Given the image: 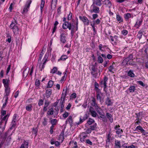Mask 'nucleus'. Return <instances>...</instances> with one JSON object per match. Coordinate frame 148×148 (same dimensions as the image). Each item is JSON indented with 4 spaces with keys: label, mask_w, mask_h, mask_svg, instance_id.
I'll return each instance as SVG.
<instances>
[{
    "label": "nucleus",
    "mask_w": 148,
    "mask_h": 148,
    "mask_svg": "<svg viewBox=\"0 0 148 148\" xmlns=\"http://www.w3.org/2000/svg\"><path fill=\"white\" fill-rule=\"evenodd\" d=\"M6 114V110H1V115H0V128L2 131L5 129V125L7 123L8 119L10 116L9 114Z\"/></svg>",
    "instance_id": "1"
},
{
    "label": "nucleus",
    "mask_w": 148,
    "mask_h": 148,
    "mask_svg": "<svg viewBox=\"0 0 148 148\" xmlns=\"http://www.w3.org/2000/svg\"><path fill=\"white\" fill-rule=\"evenodd\" d=\"M17 24L16 20L14 19L13 21H12L10 25V28L12 29L13 31L14 34H17L18 33V28L16 25Z\"/></svg>",
    "instance_id": "2"
},
{
    "label": "nucleus",
    "mask_w": 148,
    "mask_h": 148,
    "mask_svg": "<svg viewBox=\"0 0 148 148\" xmlns=\"http://www.w3.org/2000/svg\"><path fill=\"white\" fill-rule=\"evenodd\" d=\"M65 32L61 29L60 32V40L61 42L64 43L66 41V36L67 34L65 33Z\"/></svg>",
    "instance_id": "3"
},
{
    "label": "nucleus",
    "mask_w": 148,
    "mask_h": 148,
    "mask_svg": "<svg viewBox=\"0 0 148 148\" xmlns=\"http://www.w3.org/2000/svg\"><path fill=\"white\" fill-rule=\"evenodd\" d=\"M78 19H77L75 24H74L73 26H72L71 29V34L72 36H73L75 32L78 30Z\"/></svg>",
    "instance_id": "4"
},
{
    "label": "nucleus",
    "mask_w": 148,
    "mask_h": 148,
    "mask_svg": "<svg viewBox=\"0 0 148 148\" xmlns=\"http://www.w3.org/2000/svg\"><path fill=\"white\" fill-rule=\"evenodd\" d=\"M99 8L94 4H92L90 7V12L91 13H98L99 12Z\"/></svg>",
    "instance_id": "5"
},
{
    "label": "nucleus",
    "mask_w": 148,
    "mask_h": 148,
    "mask_svg": "<svg viewBox=\"0 0 148 148\" xmlns=\"http://www.w3.org/2000/svg\"><path fill=\"white\" fill-rule=\"evenodd\" d=\"M74 24L71 23H69L67 21L65 22L63 24L62 27L64 29H66L68 28L69 30L71 29L72 26H73Z\"/></svg>",
    "instance_id": "6"
},
{
    "label": "nucleus",
    "mask_w": 148,
    "mask_h": 148,
    "mask_svg": "<svg viewBox=\"0 0 148 148\" xmlns=\"http://www.w3.org/2000/svg\"><path fill=\"white\" fill-rule=\"evenodd\" d=\"M32 2V1L31 0H28L26 2L25 7L22 12V14L26 13L27 12Z\"/></svg>",
    "instance_id": "7"
},
{
    "label": "nucleus",
    "mask_w": 148,
    "mask_h": 148,
    "mask_svg": "<svg viewBox=\"0 0 148 148\" xmlns=\"http://www.w3.org/2000/svg\"><path fill=\"white\" fill-rule=\"evenodd\" d=\"M11 134H9V132H7L5 133L4 135L2 136L3 140L4 141L6 140V141L8 142L10 141L11 139Z\"/></svg>",
    "instance_id": "8"
},
{
    "label": "nucleus",
    "mask_w": 148,
    "mask_h": 148,
    "mask_svg": "<svg viewBox=\"0 0 148 148\" xmlns=\"http://www.w3.org/2000/svg\"><path fill=\"white\" fill-rule=\"evenodd\" d=\"M97 71V68L92 65L91 67V73L94 77H96L97 76L98 73Z\"/></svg>",
    "instance_id": "9"
},
{
    "label": "nucleus",
    "mask_w": 148,
    "mask_h": 148,
    "mask_svg": "<svg viewBox=\"0 0 148 148\" xmlns=\"http://www.w3.org/2000/svg\"><path fill=\"white\" fill-rule=\"evenodd\" d=\"M17 115L16 114H14L13 117V119L12 122V126L10 129H12L13 127H14L16 125V122L17 119Z\"/></svg>",
    "instance_id": "10"
},
{
    "label": "nucleus",
    "mask_w": 148,
    "mask_h": 148,
    "mask_svg": "<svg viewBox=\"0 0 148 148\" xmlns=\"http://www.w3.org/2000/svg\"><path fill=\"white\" fill-rule=\"evenodd\" d=\"M79 18L84 22L85 25H88L89 24V21L86 17L79 16Z\"/></svg>",
    "instance_id": "11"
},
{
    "label": "nucleus",
    "mask_w": 148,
    "mask_h": 148,
    "mask_svg": "<svg viewBox=\"0 0 148 148\" xmlns=\"http://www.w3.org/2000/svg\"><path fill=\"white\" fill-rule=\"evenodd\" d=\"M89 111L92 116L94 117H96L97 114L96 112L94 110V108L90 106L89 109Z\"/></svg>",
    "instance_id": "12"
},
{
    "label": "nucleus",
    "mask_w": 148,
    "mask_h": 148,
    "mask_svg": "<svg viewBox=\"0 0 148 148\" xmlns=\"http://www.w3.org/2000/svg\"><path fill=\"white\" fill-rule=\"evenodd\" d=\"M95 109L97 113L101 116H104V113H102L101 112L102 111V109L100 107L98 106L97 105L94 106Z\"/></svg>",
    "instance_id": "13"
},
{
    "label": "nucleus",
    "mask_w": 148,
    "mask_h": 148,
    "mask_svg": "<svg viewBox=\"0 0 148 148\" xmlns=\"http://www.w3.org/2000/svg\"><path fill=\"white\" fill-rule=\"evenodd\" d=\"M105 103L107 106H112L113 104V102L109 97H107L105 99Z\"/></svg>",
    "instance_id": "14"
},
{
    "label": "nucleus",
    "mask_w": 148,
    "mask_h": 148,
    "mask_svg": "<svg viewBox=\"0 0 148 148\" xmlns=\"http://www.w3.org/2000/svg\"><path fill=\"white\" fill-rule=\"evenodd\" d=\"M52 93V90L51 89L46 90L45 91L46 95L47 98L50 97Z\"/></svg>",
    "instance_id": "15"
},
{
    "label": "nucleus",
    "mask_w": 148,
    "mask_h": 148,
    "mask_svg": "<svg viewBox=\"0 0 148 148\" xmlns=\"http://www.w3.org/2000/svg\"><path fill=\"white\" fill-rule=\"evenodd\" d=\"M142 22V20H138L134 25V26L137 28H138L141 25Z\"/></svg>",
    "instance_id": "16"
},
{
    "label": "nucleus",
    "mask_w": 148,
    "mask_h": 148,
    "mask_svg": "<svg viewBox=\"0 0 148 148\" xmlns=\"http://www.w3.org/2000/svg\"><path fill=\"white\" fill-rule=\"evenodd\" d=\"M102 0H95L94 1L92 4L100 6L102 5L101 1Z\"/></svg>",
    "instance_id": "17"
},
{
    "label": "nucleus",
    "mask_w": 148,
    "mask_h": 148,
    "mask_svg": "<svg viewBox=\"0 0 148 148\" xmlns=\"http://www.w3.org/2000/svg\"><path fill=\"white\" fill-rule=\"evenodd\" d=\"M32 104H28L25 107L26 110L29 112L31 111L32 110L33 105Z\"/></svg>",
    "instance_id": "18"
},
{
    "label": "nucleus",
    "mask_w": 148,
    "mask_h": 148,
    "mask_svg": "<svg viewBox=\"0 0 148 148\" xmlns=\"http://www.w3.org/2000/svg\"><path fill=\"white\" fill-rule=\"evenodd\" d=\"M10 93V88L8 87L5 88V95H4V97H7L9 95Z\"/></svg>",
    "instance_id": "19"
},
{
    "label": "nucleus",
    "mask_w": 148,
    "mask_h": 148,
    "mask_svg": "<svg viewBox=\"0 0 148 148\" xmlns=\"http://www.w3.org/2000/svg\"><path fill=\"white\" fill-rule=\"evenodd\" d=\"M103 2L104 4L105 5H107L109 8H110L112 6L111 3L109 1V0H105Z\"/></svg>",
    "instance_id": "20"
},
{
    "label": "nucleus",
    "mask_w": 148,
    "mask_h": 148,
    "mask_svg": "<svg viewBox=\"0 0 148 148\" xmlns=\"http://www.w3.org/2000/svg\"><path fill=\"white\" fill-rule=\"evenodd\" d=\"M106 116L107 118L109 119L110 122L112 123L113 122V118L112 115L109 113H106Z\"/></svg>",
    "instance_id": "21"
},
{
    "label": "nucleus",
    "mask_w": 148,
    "mask_h": 148,
    "mask_svg": "<svg viewBox=\"0 0 148 148\" xmlns=\"http://www.w3.org/2000/svg\"><path fill=\"white\" fill-rule=\"evenodd\" d=\"M116 19L119 23L122 22L123 21V18L119 14H116Z\"/></svg>",
    "instance_id": "22"
},
{
    "label": "nucleus",
    "mask_w": 148,
    "mask_h": 148,
    "mask_svg": "<svg viewBox=\"0 0 148 148\" xmlns=\"http://www.w3.org/2000/svg\"><path fill=\"white\" fill-rule=\"evenodd\" d=\"M3 83L5 88L8 87V81L7 79H3Z\"/></svg>",
    "instance_id": "23"
},
{
    "label": "nucleus",
    "mask_w": 148,
    "mask_h": 148,
    "mask_svg": "<svg viewBox=\"0 0 148 148\" xmlns=\"http://www.w3.org/2000/svg\"><path fill=\"white\" fill-rule=\"evenodd\" d=\"M73 120L72 119V116H70L66 121V123H67V122H69V123L71 125L73 123Z\"/></svg>",
    "instance_id": "24"
},
{
    "label": "nucleus",
    "mask_w": 148,
    "mask_h": 148,
    "mask_svg": "<svg viewBox=\"0 0 148 148\" xmlns=\"http://www.w3.org/2000/svg\"><path fill=\"white\" fill-rule=\"evenodd\" d=\"M28 143L27 142L25 141L22 144L20 148H28Z\"/></svg>",
    "instance_id": "25"
},
{
    "label": "nucleus",
    "mask_w": 148,
    "mask_h": 148,
    "mask_svg": "<svg viewBox=\"0 0 148 148\" xmlns=\"http://www.w3.org/2000/svg\"><path fill=\"white\" fill-rule=\"evenodd\" d=\"M44 54V51L43 50H42L40 54L39 55V58L38 63H39V62H40L41 61V60L42 59V57Z\"/></svg>",
    "instance_id": "26"
},
{
    "label": "nucleus",
    "mask_w": 148,
    "mask_h": 148,
    "mask_svg": "<svg viewBox=\"0 0 148 148\" xmlns=\"http://www.w3.org/2000/svg\"><path fill=\"white\" fill-rule=\"evenodd\" d=\"M91 101L92 102L91 103V104L92 106L94 107L97 105V103L96 102V100L94 98H92Z\"/></svg>",
    "instance_id": "27"
},
{
    "label": "nucleus",
    "mask_w": 148,
    "mask_h": 148,
    "mask_svg": "<svg viewBox=\"0 0 148 148\" xmlns=\"http://www.w3.org/2000/svg\"><path fill=\"white\" fill-rule=\"evenodd\" d=\"M53 84V82L52 80H49L48 84L47 87V88H51L52 87Z\"/></svg>",
    "instance_id": "28"
},
{
    "label": "nucleus",
    "mask_w": 148,
    "mask_h": 148,
    "mask_svg": "<svg viewBox=\"0 0 148 148\" xmlns=\"http://www.w3.org/2000/svg\"><path fill=\"white\" fill-rule=\"evenodd\" d=\"M45 0H41L40 5V10L41 12H42V10L45 5Z\"/></svg>",
    "instance_id": "29"
},
{
    "label": "nucleus",
    "mask_w": 148,
    "mask_h": 148,
    "mask_svg": "<svg viewBox=\"0 0 148 148\" xmlns=\"http://www.w3.org/2000/svg\"><path fill=\"white\" fill-rule=\"evenodd\" d=\"M53 109L52 108H51L47 112V114L48 115H52L53 114Z\"/></svg>",
    "instance_id": "30"
},
{
    "label": "nucleus",
    "mask_w": 148,
    "mask_h": 148,
    "mask_svg": "<svg viewBox=\"0 0 148 148\" xmlns=\"http://www.w3.org/2000/svg\"><path fill=\"white\" fill-rule=\"evenodd\" d=\"M64 132L62 131L59 137V140L62 142L64 139L63 137Z\"/></svg>",
    "instance_id": "31"
},
{
    "label": "nucleus",
    "mask_w": 148,
    "mask_h": 148,
    "mask_svg": "<svg viewBox=\"0 0 148 148\" xmlns=\"http://www.w3.org/2000/svg\"><path fill=\"white\" fill-rule=\"evenodd\" d=\"M97 61L99 63H102L103 62V59L100 56H98L97 58Z\"/></svg>",
    "instance_id": "32"
},
{
    "label": "nucleus",
    "mask_w": 148,
    "mask_h": 148,
    "mask_svg": "<svg viewBox=\"0 0 148 148\" xmlns=\"http://www.w3.org/2000/svg\"><path fill=\"white\" fill-rule=\"evenodd\" d=\"M115 146L119 148H120L121 147V145L120 141L119 140H116L115 141Z\"/></svg>",
    "instance_id": "33"
},
{
    "label": "nucleus",
    "mask_w": 148,
    "mask_h": 148,
    "mask_svg": "<svg viewBox=\"0 0 148 148\" xmlns=\"http://www.w3.org/2000/svg\"><path fill=\"white\" fill-rule=\"evenodd\" d=\"M66 71L64 72V75L63 76L61 80V82H62L64 81L66 79V77H67Z\"/></svg>",
    "instance_id": "34"
},
{
    "label": "nucleus",
    "mask_w": 148,
    "mask_h": 148,
    "mask_svg": "<svg viewBox=\"0 0 148 148\" xmlns=\"http://www.w3.org/2000/svg\"><path fill=\"white\" fill-rule=\"evenodd\" d=\"M129 89L130 92H134L136 90L135 87L133 86H132L130 87Z\"/></svg>",
    "instance_id": "35"
},
{
    "label": "nucleus",
    "mask_w": 148,
    "mask_h": 148,
    "mask_svg": "<svg viewBox=\"0 0 148 148\" xmlns=\"http://www.w3.org/2000/svg\"><path fill=\"white\" fill-rule=\"evenodd\" d=\"M124 15L125 18L127 20H128L129 18H130L131 17V14L130 13H127L124 14Z\"/></svg>",
    "instance_id": "36"
},
{
    "label": "nucleus",
    "mask_w": 148,
    "mask_h": 148,
    "mask_svg": "<svg viewBox=\"0 0 148 148\" xmlns=\"http://www.w3.org/2000/svg\"><path fill=\"white\" fill-rule=\"evenodd\" d=\"M128 75L131 77H134L135 75L133 73V71L131 70L129 71L128 73Z\"/></svg>",
    "instance_id": "37"
},
{
    "label": "nucleus",
    "mask_w": 148,
    "mask_h": 148,
    "mask_svg": "<svg viewBox=\"0 0 148 148\" xmlns=\"http://www.w3.org/2000/svg\"><path fill=\"white\" fill-rule=\"evenodd\" d=\"M143 31L142 30H140L138 32V33L137 35V36L138 38L139 39H140L142 36V35L143 34Z\"/></svg>",
    "instance_id": "38"
},
{
    "label": "nucleus",
    "mask_w": 148,
    "mask_h": 148,
    "mask_svg": "<svg viewBox=\"0 0 148 148\" xmlns=\"http://www.w3.org/2000/svg\"><path fill=\"white\" fill-rule=\"evenodd\" d=\"M133 55L132 54H131L129 55V56L127 58H126L127 60L129 62L130 60H133Z\"/></svg>",
    "instance_id": "39"
},
{
    "label": "nucleus",
    "mask_w": 148,
    "mask_h": 148,
    "mask_svg": "<svg viewBox=\"0 0 148 148\" xmlns=\"http://www.w3.org/2000/svg\"><path fill=\"white\" fill-rule=\"evenodd\" d=\"M135 130L138 131V130L140 131L141 132L144 131V130L142 128V127L140 126H137L135 128Z\"/></svg>",
    "instance_id": "40"
},
{
    "label": "nucleus",
    "mask_w": 148,
    "mask_h": 148,
    "mask_svg": "<svg viewBox=\"0 0 148 148\" xmlns=\"http://www.w3.org/2000/svg\"><path fill=\"white\" fill-rule=\"evenodd\" d=\"M40 63V64L39 66V67L40 69V71H42V69H44L45 68V65H44V64H42V63H40V62H39L38 64H39Z\"/></svg>",
    "instance_id": "41"
},
{
    "label": "nucleus",
    "mask_w": 148,
    "mask_h": 148,
    "mask_svg": "<svg viewBox=\"0 0 148 148\" xmlns=\"http://www.w3.org/2000/svg\"><path fill=\"white\" fill-rule=\"evenodd\" d=\"M127 60H127L125 58L123 60L122 63L123 64L125 65L126 66H128V63L129 62Z\"/></svg>",
    "instance_id": "42"
},
{
    "label": "nucleus",
    "mask_w": 148,
    "mask_h": 148,
    "mask_svg": "<svg viewBox=\"0 0 148 148\" xmlns=\"http://www.w3.org/2000/svg\"><path fill=\"white\" fill-rule=\"evenodd\" d=\"M67 58H68V57L66 55H62L61 56L60 60H62L64 61V60H65Z\"/></svg>",
    "instance_id": "43"
},
{
    "label": "nucleus",
    "mask_w": 148,
    "mask_h": 148,
    "mask_svg": "<svg viewBox=\"0 0 148 148\" xmlns=\"http://www.w3.org/2000/svg\"><path fill=\"white\" fill-rule=\"evenodd\" d=\"M57 122V120L56 119H52L51 121V123L52 124V125L54 126V125H56V124Z\"/></svg>",
    "instance_id": "44"
},
{
    "label": "nucleus",
    "mask_w": 148,
    "mask_h": 148,
    "mask_svg": "<svg viewBox=\"0 0 148 148\" xmlns=\"http://www.w3.org/2000/svg\"><path fill=\"white\" fill-rule=\"evenodd\" d=\"M66 91L64 89L62 93L61 98H63L64 99L66 95Z\"/></svg>",
    "instance_id": "45"
},
{
    "label": "nucleus",
    "mask_w": 148,
    "mask_h": 148,
    "mask_svg": "<svg viewBox=\"0 0 148 148\" xmlns=\"http://www.w3.org/2000/svg\"><path fill=\"white\" fill-rule=\"evenodd\" d=\"M114 64V62L108 68V70L110 72H112V70L114 69V66L113 65Z\"/></svg>",
    "instance_id": "46"
},
{
    "label": "nucleus",
    "mask_w": 148,
    "mask_h": 148,
    "mask_svg": "<svg viewBox=\"0 0 148 148\" xmlns=\"http://www.w3.org/2000/svg\"><path fill=\"white\" fill-rule=\"evenodd\" d=\"M121 32L122 34L124 36L127 35L128 33V31L125 29L121 31Z\"/></svg>",
    "instance_id": "47"
},
{
    "label": "nucleus",
    "mask_w": 148,
    "mask_h": 148,
    "mask_svg": "<svg viewBox=\"0 0 148 148\" xmlns=\"http://www.w3.org/2000/svg\"><path fill=\"white\" fill-rule=\"evenodd\" d=\"M96 126L97 124L96 123H95L93 125L90 126V128L91 130H95L96 128Z\"/></svg>",
    "instance_id": "48"
},
{
    "label": "nucleus",
    "mask_w": 148,
    "mask_h": 148,
    "mask_svg": "<svg viewBox=\"0 0 148 148\" xmlns=\"http://www.w3.org/2000/svg\"><path fill=\"white\" fill-rule=\"evenodd\" d=\"M129 65L132 66L134 67L136 66V64L133 62H129L128 63V66Z\"/></svg>",
    "instance_id": "49"
},
{
    "label": "nucleus",
    "mask_w": 148,
    "mask_h": 148,
    "mask_svg": "<svg viewBox=\"0 0 148 148\" xmlns=\"http://www.w3.org/2000/svg\"><path fill=\"white\" fill-rule=\"evenodd\" d=\"M94 120L91 119H90L87 121V123L89 125H90L94 122Z\"/></svg>",
    "instance_id": "50"
},
{
    "label": "nucleus",
    "mask_w": 148,
    "mask_h": 148,
    "mask_svg": "<svg viewBox=\"0 0 148 148\" xmlns=\"http://www.w3.org/2000/svg\"><path fill=\"white\" fill-rule=\"evenodd\" d=\"M44 103V101L42 99H40L39 102L38 103V105L39 106H40L42 105Z\"/></svg>",
    "instance_id": "51"
},
{
    "label": "nucleus",
    "mask_w": 148,
    "mask_h": 148,
    "mask_svg": "<svg viewBox=\"0 0 148 148\" xmlns=\"http://www.w3.org/2000/svg\"><path fill=\"white\" fill-rule=\"evenodd\" d=\"M50 103L49 101H48V100H45L44 103V106L47 107L49 106Z\"/></svg>",
    "instance_id": "52"
},
{
    "label": "nucleus",
    "mask_w": 148,
    "mask_h": 148,
    "mask_svg": "<svg viewBox=\"0 0 148 148\" xmlns=\"http://www.w3.org/2000/svg\"><path fill=\"white\" fill-rule=\"evenodd\" d=\"M57 69L56 67H54L53 68L52 70L51 71V73H56L57 71Z\"/></svg>",
    "instance_id": "53"
},
{
    "label": "nucleus",
    "mask_w": 148,
    "mask_h": 148,
    "mask_svg": "<svg viewBox=\"0 0 148 148\" xmlns=\"http://www.w3.org/2000/svg\"><path fill=\"white\" fill-rule=\"evenodd\" d=\"M69 115L68 112H65L63 114V116L65 118L67 117Z\"/></svg>",
    "instance_id": "54"
},
{
    "label": "nucleus",
    "mask_w": 148,
    "mask_h": 148,
    "mask_svg": "<svg viewBox=\"0 0 148 148\" xmlns=\"http://www.w3.org/2000/svg\"><path fill=\"white\" fill-rule=\"evenodd\" d=\"M123 132L122 130H121L120 129H118V130L116 131V133L117 134H121Z\"/></svg>",
    "instance_id": "55"
},
{
    "label": "nucleus",
    "mask_w": 148,
    "mask_h": 148,
    "mask_svg": "<svg viewBox=\"0 0 148 148\" xmlns=\"http://www.w3.org/2000/svg\"><path fill=\"white\" fill-rule=\"evenodd\" d=\"M47 119L44 118L43 119V121L42 123L43 125L44 126H46L47 125Z\"/></svg>",
    "instance_id": "56"
},
{
    "label": "nucleus",
    "mask_w": 148,
    "mask_h": 148,
    "mask_svg": "<svg viewBox=\"0 0 148 148\" xmlns=\"http://www.w3.org/2000/svg\"><path fill=\"white\" fill-rule=\"evenodd\" d=\"M57 0H52L51 7L54 5L55 6L56 5Z\"/></svg>",
    "instance_id": "57"
},
{
    "label": "nucleus",
    "mask_w": 148,
    "mask_h": 148,
    "mask_svg": "<svg viewBox=\"0 0 148 148\" xmlns=\"http://www.w3.org/2000/svg\"><path fill=\"white\" fill-rule=\"evenodd\" d=\"M125 148H137V147H136L133 145H132L130 146H126L125 147Z\"/></svg>",
    "instance_id": "58"
},
{
    "label": "nucleus",
    "mask_w": 148,
    "mask_h": 148,
    "mask_svg": "<svg viewBox=\"0 0 148 148\" xmlns=\"http://www.w3.org/2000/svg\"><path fill=\"white\" fill-rule=\"evenodd\" d=\"M100 95V94H97L96 97L97 99L98 100H99L100 102L101 101V97Z\"/></svg>",
    "instance_id": "59"
},
{
    "label": "nucleus",
    "mask_w": 148,
    "mask_h": 148,
    "mask_svg": "<svg viewBox=\"0 0 148 148\" xmlns=\"http://www.w3.org/2000/svg\"><path fill=\"white\" fill-rule=\"evenodd\" d=\"M107 82H103V81H101V84H102L103 83V85H104V90L107 87Z\"/></svg>",
    "instance_id": "60"
},
{
    "label": "nucleus",
    "mask_w": 148,
    "mask_h": 148,
    "mask_svg": "<svg viewBox=\"0 0 148 148\" xmlns=\"http://www.w3.org/2000/svg\"><path fill=\"white\" fill-rule=\"evenodd\" d=\"M87 136L85 133H83L80 134V137H82V138H84V139H85V138Z\"/></svg>",
    "instance_id": "61"
},
{
    "label": "nucleus",
    "mask_w": 148,
    "mask_h": 148,
    "mask_svg": "<svg viewBox=\"0 0 148 148\" xmlns=\"http://www.w3.org/2000/svg\"><path fill=\"white\" fill-rule=\"evenodd\" d=\"M84 121L83 120L82 118V116H80V117H79V121L78 122V124H80L82 123Z\"/></svg>",
    "instance_id": "62"
},
{
    "label": "nucleus",
    "mask_w": 148,
    "mask_h": 148,
    "mask_svg": "<svg viewBox=\"0 0 148 148\" xmlns=\"http://www.w3.org/2000/svg\"><path fill=\"white\" fill-rule=\"evenodd\" d=\"M96 25L95 21H93L90 23V25L92 27H95Z\"/></svg>",
    "instance_id": "63"
},
{
    "label": "nucleus",
    "mask_w": 148,
    "mask_h": 148,
    "mask_svg": "<svg viewBox=\"0 0 148 148\" xmlns=\"http://www.w3.org/2000/svg\"><path fill=\"white\" fill-rule=\"evenodd\" d=\"M92 19L93 20H95L98 16V15L97 14H94L92 15Z\"/></svg>",
    "instance_id": "64"
}]
</instances>
